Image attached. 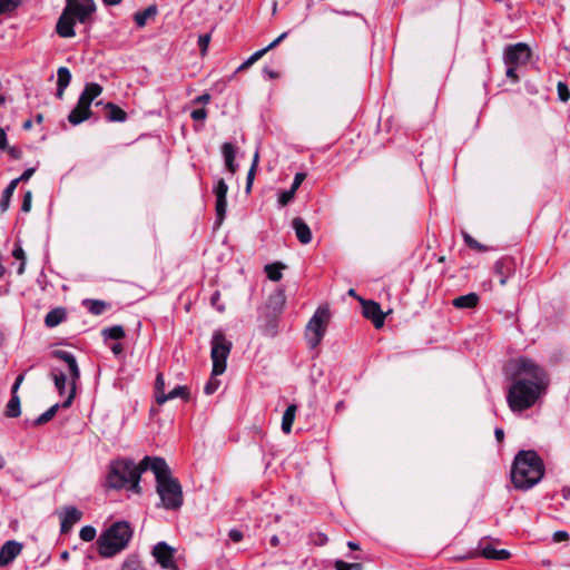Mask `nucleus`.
<instances>
[{"instance_id": "nucleus-1", "label": "nucleus", "mask_w": 570, "mask_h": 570, "mask_svg": "<svg viewBox=\"0 0 570 570\" xmlns=\"http://www.w3.org/2000/svg\"><path fill=\"white\" fill-rule=\"evenodd\" d=\"M549 385L548 373L533 360L521 356L514 363L507 402L512 412L532 407Z\"/></svg>"}, {"instance_id": "nucleus-2", "label": "nucleus", "mask_w": 570, "mask_h": 570, "mask_svg": "<svg viewBox=\"0 0 570 570\" xmlns=\"http://www.w3.org/2000/svg\"><path fill=\"white\" fill-rule=\"evenodd\" d=\"M544 475V464L533 450H521L511 468V481L515 489L527 491L538 484Z\"/></svg>"}, {"instance_id": "nucleus-3", "label": "nucleus", "mask_w": 570, "mask_h": 570, "mask_svg": "<svg viewBox=\"0 0 570 570\" xmlns=\"http://www.w3.org/2000/svg\"><path fill=\"white\" fill-rule=\"evenodd\" d=\"M150 470L156 478V492L166 510H178L184 503L183 489L178 479L174 478L164 458L154 456Z\"/></svg>"}, {"instance_id": "nucleus-4", "label": "nucleus", "mask_w": 570, "mask_h": 570, "mask_svg": "<svg viewBox=\"0 0 570 570\" xmlns=\"http://www.w3.org/2000/svg\"><path fill=\"white\" fill-rule=\"evenodd\" d=\"M153 458L146 455L138 465L130 459L112 461L107 476L108 485L112 489L129 488L139 492L141 473L150 470V464L154 462Z\"/></svg>"}, {"instance_id": "nucleus-5", "label": "nucleus", "mask_w": 570, "mask_h": 570, "mask_svg": "<svg viewBox=\"0 0 570 570\" xmlns=\"http://www.w3.org/2000/svg\"><path fill=\"white\" fill-rule=\"evenodd\" d=\"M134 535L127 521H116L101 532L97 540L98 553L102 558H112L124 551Z\"/></svg>"}, {"instance_id": "nucleus-6", "label": "nucleus", "mask_w": 570, "mask_h": 570, "mask_svg": "<svg viewBox=\"0 0 570 570\" xmlns=\"http://www.w3.org/2000/svg\"><path fill=\"white\" fill-rule=\"evenodd\" d=\"M51 355L52 357L62 361L67 365V371L70 379L69 393L67 399L62 403H56L52 406H50L46 412L40 414L35 420V425H42L52 420L60 407H70L76 396L77 384L80 380V368L78 366L75 355L71 352L65 350H55L52 351Z\"/></svg>"}, {"instance_id": "nucleus-7", "label": "nucleus", "mask_w": 570, "mask_h": 570, "mask_svg": "<svg viewBox=\"0 0 570 570\" xmlns=\"http://www.w3.org/2000/svg\"><path fill=\"white\" fill-rule=\"evenodd\" d=\"M210 346V357L213 361L212 373L214 376H218L226 371L227 358L230 354L233 344L226 338L225 334L220 330H217L213 333Z\"/></svg>"}, {"instance_id": "nucleus-8", "label": "nucleus", "mask_w": 570, "mask_h": 570, "mask_svg": "<svg viewBox=\"0 0 570 570\" xmlns=\"http://www.w3.org/2000/svg\"><path fill=\"white\" fill-rule=\"evenodd\" d=\"M330 320V312L327 308L318 307L306 326V341L311 348H315L322 342L326 324Z\"/></svg>"}, {"instance_id": "nucleus-9", "label": "nucleus", "mask_w": 570, "mask_h": 570, "mask_svg": "<svg viewBox=\"0 0 570 570\" xmlns=\"http://www.w3.org/2000/svg\"><path fill=\"white\" fill-rule=\"evenodd\" d=\"M65 10L73 17L75 21L86 23L90 16L96 10V4L92 0H66Z\"/></svg>"}, {"instance_id": "nucleus-10", "label": "nucleus", "mask_w": 570, "mask_h": 570, "mask_svg": "<svg viewBox=\"0 0 570 570\" xmlns=\"http://www.w3.org/2000/svg\"><path fill=\"white\" fill-rule=\"evenodd\" d=\"M213 193L216 197V204H215V212H216V222L215 225L219 227L225 217L227 212V193H228V185L223 178H219L213 189Z\"/></svg>"}, {"instance_id": "nucleus-11", "label": "nucleus", "mask_w": 570, "mask_h": 570, "mask_svg": "<svg viewBox=\"0 0 570 570\" xmlns=\"http://www.w3.org/2000/svg\"><path fill=\"white\" fill-rule=\"evenodd\" d=\"M504 63L505 65H525L531 58V50L528 45L519 42L510 45L504 49Z\"/></svg>"}, {"instance_id": "nucleus-12", "label": "nucleus", "mask_w": 570, "mask_h": 570, "mask_svg": "<svg viewBox=\"0 0 570 570\" xmlns=\"http://www.w3.org/2000/svg\"><path fill=\"white\" fill-rule=\"evenodd\" d=\"M174 552L175 549L167 544L165 541H160L153 548V557L156 562L164 569H170L174 567Z\"/></svg>"}, {"instance_id": "nucleus-13", "label": "nucleus", "mask_w": 570, "mask_h": 570, "mask_svg": "<svg viewBox=\"0 0 570 570\" xmlns=\"http://www.w3.org/2000/svg\"><path fill=\"white\" fill-rule=\"evenodd\" d=\"M363 316L372 321L375 328H381L384 325L385 314L381 305L374 301H362Z\"/></svg>"}, {"instance_id": "nucleus-14", "label": "nucleus", "mask_w": 570, "mask_h": 570, "mask_svg": "<svg viewBox=\"0 0 570 570\" xmlns=\"http://www.w3.org/2000/svg\"><path fill=\"white\" fill-rule=\"evenodd\" d=\"M493 271L499 276L500 284L505 285L515 273V262L510 256H503L494 263Z\"/></svg>"}, {"instance_id": "nucleus-15", "label": "nucleus", "mask_w": 570, "mask_h": 570, "mask_svg": "<svg viewBox=\"0 0 570 570\" xmlns=\"http://www.w3.org/2000/svg\"><path fill=\"white\" fill-rule=\"evenodd\" d=\"M81 518L82 513L76 507H66L61 513L60 532L68 533Z\"/></svg>"}, {"instance_id": "nucleus-16", "label": "nucleus", "mask_w": 570, "mask_h": 570, "mask_svg": "<svg viewBox=\"0 0 570 570\" xmlns=\"http://www.w3.org/2000/svg\"><path fill=\"white\" fill-rule=\"evenodd\" d=\"M22 544L10 540L7 541L0 549V566L4 567L11 563L21 552Z\"/></svg>"}, {"instance_id": "nucleus-17", "label": "nucleus", "mask_w": 570, "mask_h": 570, "mask_svg": "<svg viewBox=\"0 0 570 570\" xmlns=\"http://www.w3.org/2000/svg\"><path fill=\"white\" fill-rule=\"evenodd\" d=\"M75 20L71 14L67 13L63 9L61 16L58 19L56 31L62 38H71L76 35L75 32Z\"/></svg>"}, {"instance_id": "nucleus-18", "label": "nucleus", "mask_w": 570, "mask_h": 570, "mask_svg": "<svg viewBox=\"0 0 570 570\" xmlns=\"http://www.w3.org/2000/svg\"><path fill=\"white\" fill-rule=\"evenodd\" d=\"M292 227L295 230V235L301 244L306 245L311 243L312 232L309 226L305 223L303 218L295 217L292 220Z\"/></svg>"}, {"instance_id": "nucleus-19", "label": "nucleus", "mask_w": 570, "mask_h": 570, "mask_svg": "<svg viewBox=\"0 0 570 570\" xmlns=\"http://www.w3.org/2000/svg\"><path fill=\"white\" fill-rule=\"evenodd\" d=\"M222 154L227 171L230 175H235L238 169V164L235 161L236 147L232 142H224L222 145Z\"/></svg>"}, {"instance_id": "nucleus-20", "label": "nucleus", "mask_w": 570, "mask_h": 570, "mask_svg": "<svg viewBox=\"0 0 570 570\" xmlns=\"http://www.w3.org/2000/svg\"><path fill=\"white\" fill-rule=\"evenodd\" d=\"M92 112L89 106L81 105V101L78 100L76 107L70 111L68 115V121L77 126L81 124L82 121L89 119L91 117Z\"/></svg>"}, {"instance_id": "nucleus-21", "label": "nucleus", "mask_w": 570, "mask_h": 570, "mask_svg": "<svg viewBox=\"0 0 570 570\" xmlns=\"http://www.w3.org/2000/svg\"><path fill=\"white\" fill-rule=\"evenodd\" d=\"M102 92V87L97 82H89L85 86L79 99L81 105L91 106L94 99H96Z\"/></svg>"}, {"instance_id": "nucleus-22", "label": "nucleus", "mask_w": 570, "mask_h": 570, "mask_svg": "<svg viewBox=\"0 0 570 570\" xmlns=\"http://www.w3.org/2000/svg\"><path fill=\"white\" fill-rule=\"evenodd\" d=\"M105 118L110 122H124L127 114L114 102H108L105 106Z\"/></svg>"}, {"instance_id": "nucleus-23", "label": "nucleus", "mask_w": 570, "mask_h": 570, "mask_svg": "<svg viewBox=\"0 0 570 570\" xmlns=\"http://www.w3.org/2000/svg\"><path fill=\"white\" fill-rule=\"evenodd\" d=\"M67 318V311L65 307H56L48 312L45 317V325L49 328L58 326Z\"/></svg>"}, {"instance_id": "nucleus-24", "label": "nucleus", "mask_w": 570, "mask_h": 570, "mask_svg": "<svg viewBox=\"0 0 570 570\" xmlns=\"http://www.w3.org/2000/svg\"><path fill=\"white\" fill-rule=\"evenodd\" d=\"M480 549H481V556L484 557L485 559L507 560L511 556V553L508 550H505V549L498 550L494 547H492L491 544L483 546L481 543Z\"/></svg>"}, {"instance_id": "nucleus-25", "label": "nucleus", "mask_w": 570, "mask_h": 570, "mask_svg": "<svg viewBox=\"0 0 570 570\" xmlns=\"http://www.w3.org/2000/svg\"><path fill=\"white\" fill-rule=\"evenodd\" d=\"M285 294L282 289H278L268 296L266 307L274 314L282 312L285 304Z\"/></svg>"}, {"instance_id": "nucleus-26", "label": "nucleus", "mask_w": 570, "mask_h": 570, "mask_svg": "<svg viewBox=\"0 0 570 570\" xmlns=\"http://www.w3.org/2000/svg\"><path fill=\"white\" fill-rule=\"evenodd\" d=\"M50 377L53 381L55 387L60 396L66 393L67 387V375L66 373L58 367H52L49 373Z\"/></svg>"}, {"instance_id": "nucleus-27", "label": "nucleus", "mask_w": 570, "mask_h": 570, "mask_svg": "<svg viewBox=\"0 0 570 570\" xmlns=\"http://www.w3.org/2000/svg\"><path fill=\"white\" fill-rule=\"evenodd\" d=\"M478 303H479V296L475 293H469L465 295H461V296L455 297L452 301V305L459 309L473 308L478 305Z\"/></svg>"}, {"instance_id": "nucleus-28", "label": "nucleus", "mask_w": 570, "mask_h": 570, "mask_svg": "<svg viewBox=\"0 0 570 570\" xmlns=\"http://www.w3.org/2000/svg\"><path fill=\"white\" fill-rule=\"evenodd\" d=\"M176 397H180L184 400L189 399V391L186 386L177 385L169 393L161 394V396L157 397V403L163 405L165 402L169 400H174Z\"/></svg>"}, {"instance_id": "nucleus-29", "label": "nucleus", "mask_w": 570, "mask_h": 570, "mask_svg": "<svg viewBox=\"0 0 570 570\" xmlns=\"http://www.w3.org/2000/svg\"><path fill=\"white\" fill-rule=\"evenodd\" d=\"M297 412V405L291 404L286 407L282 417V431L285 434H289L292 431L293 422Z\"/></svg>"}, {"instance_id": "nucleus-30", "label": "nucleus", "mask_w": 570, "mask_h": 570, "mask_svg": "<svg viewBox=\"0 0 570 570\" xmlns=\"http://www.w3.org/2000/svg\"><path fill=\"white\" fill-rule=\"evenodd\" d=\"M82 305L87 307L88 312L92 315H101L110 307V304L105 301L89 298L85 299Z\"/></svg>"}, {"instance_id": "nucleus-31", "label": "nucleus", "mask_w": 570, "mask_h": 570, "mask_svg": "<svg viewBox=\"0 0 570 570\" xmlns=\"http://www.w3.org/2000/svg\"><path fill=\"white\" fill-rule=\"evenodd\" d=\"M157 14V7L151 4L141 11H137L134 14V21L138 27H144L147 23V20Z\"/></svg>"}, {"instance_id": "nucleus-32", "label": "nucleus", "mask_w": 570, "mask_h": 570, "mask_svg": "<svg viewBox=\"0 0 570 570\" xmlns=\"http://www.w3.org/2000/svg\"><path fill=\"white\" fill-rule=\"evenodd\" d=\"M17 186H18L17 185V180H11L9 183V185L2 191V196H1V199H0V210L2 213L8 210L9 206H10L11 197H12Z\"/></svg>"}, {"instance_id": "nucleus-33", "label": "nucleus", "mask_w": 570, "mask_h": 570, "mask_svg": "<svg viewBox=\"0 0 570 570\" xmlns=\"http://www.w3.org/2000/svg\"><path fill=\"white\" fill-rule=\"evenodd\" d=\"M4 414L8 417H18L21 414L20 397L18 394H11L10 400L7 403Z\"/></svg>"}, {"instance_id": "nucleus-34", "label": "nucleus", "mask_w": 570, "mask_h": 570, "mask_svg": "<svg viewBox=\"0 0 570 570\" xmlns=\"http://www.w3.org/2000/svg\"><path fill=\"white\" fill-rule=\"evenodd\" d=\"M101 335L105 340H115L119 341L125 337L126 333L121 325H114L110 327H106L101 331Z\"/></svg>"}, {"instance_id": "nucleus-35", "label": "nucleus", "mask_w": 570, "mask_h": 570, "mask_svg": "<svg viewBox=\"0 0 570 570\" xmlns=\"http://www.w3.org/2000/svg\"><path fill=\"white\" fill-rule=\"evenodd\" d=\"M283 268H284L283 264L273 263V264H268L265 266V273L271 281L278 282L283 277V274H282Z\"/></svg>"}, {"instance_id": "nucleus-36", "label": "nucleus", "mask_w": 570, "mask_h": 570, "mask_svg": "<svg viewBox=\"0 0 570 570\" xmlns=\"http://www.w3.org/2000/svg\"><path fill=\"white\" fill-rule=\"evenodd\" d=\"M57 86L68 87L71 81V72L67 67H59L57 70Z\"/></svg>"}, {"instance_id": "nucleus-37", "label": "nucleus", "mask_w": 570, "mask_h": 570, "mask_svg": "<svg viewBox=\"0 0 570 570\" xmlns=\"http://www.w3.org/2000/svg\"><path fill=\"white\" fill-rule=\"evenodd\" d=\"M121 570H145L136 554H130L122 563Z\"/></svg>"}, {"instance_id": "nucleus-38", "label": "nucleus", "mask_w": 570, "mask_h": 570, "mask_svg": "<svg viewBox=\"0 0 570 570\" xmlns=\"http://www.w3.org/2000/svg\"><path fill=\"white\" fill-rule=\"evenodd\" d=\"M258 153L256 151L255 155H254V159H253V163H252V166L247 173V177H246V191L249 193L250 189H252V186H253V181H254V177H255V171H256V167H257V164H258Z\"/></svg>"}, {"instance_id": "nucleus-39", "label": "nucleus", "mask_w": 570, "mask_h": 570, "mask_svg": "<svg viewBox=\"0 0 570 570\" xmlns=\"http://www.w3.org/2000/svg\"><path fill=\"white\" fill-rule=\"evenodd\" d=\"M21 3V0H0V14L14 11Z\"/></svg>"}, {"instance_id": "nucleus-40", "label": "nucleus", "mask_w": 570, "mask_h": 570, "mask_svg": "<svg viewBox=\"0 0 570 570\" xmlns=\"http://www.w3.org/2000/svg\"><path fill=\"white\" fill-rule=\"evenodd\" d=\"M265 55V50H258L254 52L247 60H245L236 70V72L243 71L249 68L254 62L261 59Z\"/></svg>"}, {"instance_id": "nucleus-41", "label": "nucleus", "mask_w": 570, "mask_h": 570, "mask_svg": "<svg viewBox=\"0 0 570 570\" xmlns=\"http://www.w3.org/2000/svg\"><path fill=\"white\" fill-rule=\"evenodd\" d=\"M97 531L92 525H85L79 532V537L85 542H90L96 538Z\"/></svg>"}, {"instance_id": "nucleus-42", "label": "nucleus", "mask_w": 570, "mask_h": 570, "mask_svg": "<svg viewBox=\"0 0 570 570\" xmlns=\"http://www.w3.org/2000/svg\"><path fill=\"white\" fill-rule=\"evenodd\" d=\"M462 235H463V239H464L465 244L470 248L475 249L478 252H485L487 250V247L483 244H481L478 240H475L470 234L464 232Z\"/></svg>"}, {"instance_id": "nucleus-43", "label": "nucleus", "mask_w": 570, "mask_h": 570, "mask_svg": "<svg viewBox=\"0 0 570 570\" xmlns=\"http://www.w3.org/2000/svg\"><path fill=\"white\" fill-rule=\"evenodd\" d=\"M296 191L293 189L283 190L278 196V205L284 207L288 205L295 197Z\"/></svg>"}, {"instance_id": "nucleus-44", "label": "nucleus", "mask_w": 570, "mask_h": 570, "mask_svg": "<svg viewBox=\"0 0 570 570\" xmlns=\"http://www.w3.org/2000/svg\"><path fill=\"white\" fill-rule=\"evenodd\" d=\"M336 570H363V566L358 562L348 563L342 560L335 561Z\"/></svg>"}, {"instance_id": "nucleus-45", "label": "nucleus", "mask_w": 570, "mask_h": 570, "mask_svg": "<svg viewBox=\"0 0 570 570\" xmlns=\"http://www.w3.org/2000/svg\"><path fill=\"white\" fill-rule=\"evenodd\" d=\"M219 384H220V381H219V380H217V379H216V376H214V375L212 374V377H210V379H209V381L205 384V387H204V392H205V394H207V395H212V394H214V393L217 391V389H218Z\"/></svg>"}, {"instance_id": "nucleus-46", "label": "nucleus", "mask_w": 570, "mask_h": 570, "mask_svg": "<svg viewBox=\"0 0 570 570\" xmlns=\"http://www.w3.org/2000/svg\"><path fill=\"white\" fill-rule=\"evenodd\" d=\"M165 394V379L163 373H158L155 381V399Z\"/></svg>"}, {"instance_id": "nucleus-47", "label": "nucleus", "mask_w": 570, "mask_h": 570, "mask_svg": "<svg viewBox=\"0 0 570 570\" xmlns=\"http://www.w3.org/2000/svg\"><path fill=\"white\" fill-rule=\"evenodd\" d=\"M557 90H558L559 99L561 101L567 102L570 99V90H569L567 83L561 82V81L558 82Z\"/></svg>"}, {"instance_id": "nucleus-48", "label": "nucleus", "mask_w": 570, "mask_h": 570, "mask_svg": "<svg viewBox=\"0 0 570 570\" xmlns=\"http://www.w3.org/2000/svg\"><path fill=\"white\" fill-rule=\"evenodd\" d=\"M210 304L218 312H224L225 311V305L220 304V293H219V291H215L213 293V295L210 297Z\"/></svg>"}, {"instance_id": "nucleus-49", "label": "nucleus", "mask_w": 570, "mask_h": 570, "mask_svg": "<svg viewBox=\"0 0 570 570\" xmlns=\"http://www.w3.org/2000/svg\"><path fill=\"white\" fill-rule=\"evenodd\" d=\"M31 203H32V193L30 190H27L23 195L21 210L23 213H29L31 209Z\"/></svg>"}, {"instance_id": "nucleus-50", "label": "nucleus", "mask_w": 570, "mask_h": 570, "mask_svg": "<svg viewBox=\"0 0 570 570\" xmlns=\"http://www.w3.org/2000/svg\"><path fill=\"white\" fill-rule=\"evenodd\" d=\"M190 117L195 121H204L207 118V110L205 108L194 109Z\"/></svg>"}, {"instance_id": "nucleus-51", "label": "nucleus", "mask_w": 570, "mask_h": 570, "mask_svg": "<svg viewBox=\"0 0 570 570\" xmlns=\"http://www.w3.org/2000/svg\"><path fill=\"white\" fill-rule=\"evenodd\" d=\"M36 169V167L28 168L18 178H14L13 180H17V185L19 183H27L35 174Z\"/></svg>"}, {"instance_id": "nucleus-52", "label": "nucleus", "mask_w": 570, "mask_h": 570, "mask_svg": "<svg viewBox=\"0 0 570 570\" xmlns=\"http://www.w3.org/2000/svg\"><path fill=\"white\" fill-rule=\"evenodd\" d=\"M209 41H210V35H208V33L200 35L198 37V46L203 53L207 50Z\"/></svg>"}, {"instance_id": "nucleus-53", "label": "nucleus", "mask_w": 570, "mask_h": 570, "mask_svg": "<svg viewBox=\"0 0 570 570\" xmlns=\"http://www.w3.org/2000/svg\"><path fill=\"white\" fill-rule=\"evenodd\" d=\"M517 65H507V77L511 79L513 82L519 81V76L517 73Z\"/></svg>"}, {"instance_id": "nucleus-54", "label": "nucleus", "mask_w": 570, "mask_h": 570, "mask_svg": "<svg viewBox=\"0 0 570 570\" xmlns=\"http://www.w3.org/2000/svg\"><path fill=\"white\" fill-rule=\"evenodd\" d=\"M288 36V31H284L282 35H279L275 40H273L267 47L263 48L262 50H265V53L274 49L276 46H278L286 37Z\"/></svg>"}, {"instance_id": "nucleus-55", "label": "nucleus", "mask_w": 570, "mask_h": 570, "mask_svg": "<svg viewBox=\"0 0 570 570\" xmlns=\"http://www.w3.org/2000/svg\"><path fill=\"white\" fill-rule=\"evenodd\" d=\"M306 178V174L305 173H297L294 177V180H293V184L291 186V189H293L294 191H296L299 186L302 185V183L304 181V179Z\"/></svg>"}, {"instance_id": "nucleus-56", "label": "nucleus", "mask_w": 570, "mask_h": 570, "mask_svg": "<svg viewBox=\"0 0 570 570\" xmlns=\"http://www.w3.org/2000/svg\"><path fill=\"white\" fill-rule=\"evenodd\" d=\"M243 532L238 529H230L229 532H228V538L233 541V542H240L243 540Z\"/></svg>"}, {"instance_id": "nucleus-57", "label": "nucleus", "mask_w": 570, "mask_h": 570, "mask_svg": "<svg viewBox=\"0 0 570 570\" xmlns=\"http://www.w3.org/2000/svg\"><path fill=\"white\" fill-rule=\"evenodd\" d=\"M4 151L8 153V155L12 158V159H21L22 158V150L18 147H8Z\"/></svg>"}, {"instance_id": "nucleus-58", "label": "nucleus", "mask_w": 570, "mask_h": 570, "mask_svg": "<svg viewBox=\"0 0 570 570\" xmlns=\"http://www.w3.org/2000/svg\"><path fill=\"white\" fill-rule=\"evenodd\" d=\"M23 380H24V373H21L16 377V380L11 386V394H18V390H19L20 385L22 384Z\"/></svg>"}, {"instance_id": "nucleus-59", "label": "nucleus", "mask_w": 570, "mask_h": 570, "mask_svg": "<svg viewBox=\"0 0 570 570\" xmlns=\"http://www.w3.org/2000/svg\"><path fill=\"white\" fill-rule=\"evenodd\" d=\"M327 537L324 533L317 532L313 534V542L317 546H324L327 542Z\"/></svg>"}, {"instance_id": "nucleus-60", "label": "nucleus", "mask_w": 570, "mask_h": 570, "mask_svg": "<svg viewBox=\"0 0 570 570\" xmlns=\"http://www.w3.org/2000/svg\"><path fill=\"white\" fill-rule=\"evenodd\" d=\"M12 256L19 261H26V255L21 246H16L13 248Z\"/></svg>"}, {"instance_id": "nucleus-61", "label": "nucleus", "mask_w": 570, "mask_h": 570, "mask_svg": "<svg viewBox=\"0 0 570 570\" xmlns=\"http://www.w3.org/2000/svg\"><path fill=\"white\" fill-rule=\"evenodd\" d=\"M8 147L7 134L4 129L0 128V150L4 151Z\"/></svg>"}, {"instance_id": "nucleus-62", "label": "nucleus", "mask_w": 570, "mask_h": 570, "mask_svg": "<svg viewBox=\"0 0 570 570\" xmlns=\"http://www.w3.org/2000/svg\"><path fill=\"white\" fill-rule=\"evenodd\" d=\"M569 538L568 532L566 531H557L553 533V541L554 542H561Z\"/></svg>"}, {"instance_id": "nucleus-63", "label": "nucleus", "mask_w": 570, "mask_h": 570, "mask_svg": "<svg viewBox=\"0 0 570 570\" xmlns=\"http://www.w3.org/2000/svg\"><path fill=\"white\" fill-rule=\"evenodd\" d=\"M210 101V95L205 92L198 97H196L193 102L194 104H208Z\"/></svg>"}, {"instance_id": "nucleus-64", "label": "nucleus", "mask_w": 570, "mask_h": 570, "mask_svg": "<svg viewBox=\"0 0 570 570\" xmlns=\"http://www.w3.org/2000/svg\"><path fill=\"white\" fill-rule=\"evenodd\" d=\"M110 350L111 352L117 356V355H120L122 354L124 352V346L121 343H116L114 345L110 346Z\"/></svg>"}]
</instances>
